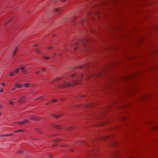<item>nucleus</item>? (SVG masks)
<instances>
[{
    "label": "nucleus",
    "instance_id": "12",
    "mask_svg": "<svg viewBox=\"0 0 158 158\" xmlns=\"http://www.w3.org/2000/svg\"><path fill=\"white\" fill-rule=\"evenodd\" d=\"M17 153L19 154H23V151L21 150L18 151Z\"/></svg>",
    "mask_w": 158,
    "mask_h": 158
},
{
    "label": "nucleus",
    "instance_id": "15",
    "mask_svg": "<svg viewBox=\"0 0 158 158\" xmlns=\"http://www.w3.org/2000/svg\"><path fill=\"white\" fill-rule=\"evenodd\" d=\"M8 104L11 106H14V103L12 101H9L8 102Z\"/></svg>",
    "mask_w": 158,
    "mask_h": 158
},
{
    "label": "nucleus",
    "instance_id": "21",
    "mask_svg": "<svg viewBox=\"0 0 158 158\" xmlns=\"http://www.w3.org/2000/svg\"><path fill=\"white\" fill-rule=\"evenodd\" d=\"M39 133L40 134H43V132H42V131L41 130H40L38 131Z\"/></svg>",
    "mask_w": 158,
    "mask_h": 158
},
{
    "label": "nucleus",
    "instance_id": "2",
    "mask_svg": "<svg viewBox=\"0 0 158 158\" xmlns=\"http://www.w3.org/2000/svg\"><path fill=\"white\" fill-rule=\"evenodd\" d=\"M26 102V98L24 96H22L20 98L19 100L18 101V102L19 104H20L25 103Z\"/></svg>",
    "mask_w": 158,
    "mask_h": 158
},
{
    "label": "nucleus",
    "instance_id": "14",
    "mask_svg": "<svg viewBox=\"0 0 158 158\" xmlns=\"http://www.w3.org/2000/svg\"><path fill=\"white\" fill-rule=\"evenodd\" d=\"M71 77H77V75L76 73H73L71 75Z\"/></svg>",
    "mask_w": 158,
    "mask_h": 158
},
{
    "label": "nucleus",
    "instance_id": "3",
    "mask_svg": "<svg viewBox=\"0 0 158 158\" xmlns=\"http://www.w3.org/2000/svg\"><path fill=\"white\" fill-rule=\"evenodd\" d=\"M19 71V69H16L15 71H13L12 72H10L9 74V77H12L16 73H18Z\"/></svg>",
    "mask_w": 158,
    "mask_h": 158
},
{
    "label": "nucleus",
    "instance_id": "33",
    "mask_svg": "<svg viewBox=\"0 0 158 158\" xmlns=\"http://www.w3.org/2000/svg\"><path fill=\"white\" fill-rule=\"evenodd\" d=\"M15 89V88H13L11 89V90L12 91H13Z\"/></svg>",
    "mask_w": 158,
    "mask_h": 158
},
{
    "label": "nucleus",
    "instance_id": "41",
    "mask_svg": "<svg viewBox=\"0 0 158 158\" xmlns=\"http://www.w3.org/2000/svg\"><path fill=\"white\" fill-rule=\"evenodd\" d=\"M52 146H55V145H52Z\"/></svg>",
    "mask_w": 158,
    "mask_h": 158
},
{
    "label": "nucleus",
    "instance_id": "40",
    "mask_svg": "<svg viewBox=\"0 0 158 158\" xmlns=\"http://www.w3.org/2000/svg\"><path fill=\"white\" fill-rule=\"evenodd\" d=\"M60 78H58V80L60 79Z\"/></svg>",
    "mask_w": 158,
    "mask_h": 158
},
{
    "label": "nucleus",
    "instance_id": "36",
    "mask_svg": "<svg viewBox=\"0 0 158 158\" xmlns=\"http://www.w3.org/2000/svg\"><path fill=\"white\" fill-rule=\"evenodd\" d=\"M66 0H62V2H65Z\"/></svg>",
    "mask_w": 158,
    "mask_h": 158
},
{
    "label": "nucleus",
    "instance_id": "30",
    "mask_svg": "<svg viewBox=\"0 0 158 158\" xmlns=\"http://www.w3.org/2000/svg\"><path fill=\"white\" fill-rule=\"evenodd\" d=\"M2 114L1 112L0 111V117L2 116Z\"/></svg>",
    "mask_w": 158,
    "mask_h": 158
},
{
    "label": "nucleus",
    "instance_id": "37",
    "mask_svg": "<svg viewBox=\"0 0 158 158\" xmlns=\"http://www.w3.org/2000/svg\"><path fill=\"white\" fill-rule=\"evenodd\" d=\"M76 18H77V17H76V16L74 17H73L74 19H76Z\"/></svg>",
    "mask_w": 158,
    "mask_h": 158
},
{
    "label": "nucleus",
    "instance_id": "28",
    "mask_svg": "<svg viewBox=\"0 0 158 158\" xmlns=\"http://www.w3.org/2000/svg\"><path fill=\"white\" fill-rule=\"evenodd\" d=\"M52 48V47L51 46L48 47V49H51V48Z\"/></svg>",
    "mask_w": 158,
    "mask_h": 158
},
{
    "label": "nucleus",
    "instance_id": "27",
    "mask_svg": "<svg viewBox=\"0 0 158 158\" xmlns=\"http://www.w3.org/2000/svg\"><path fill=\"white\" fill-rule=\"evenodd\" d=\"M3 107L2 106L1 104H0V109H2Z\"/></svg>",
    "mask_w": 158,
    "mask_h": 158
},
{
    "label": "nucleus",
    "instance_id": "25",
    "mask_svg": "<svg viewBox=\"0 0 158 158\" xmlns=\"http://www.w3.org/2000/svg\"><path fill=\"white\" fill-rule=\"evenodd\" d=\"M1 85L2 86H3L5 85V84L4 83H3V82L1 84Z\"/></svg>",
    "mask_w": 158,
    "mask_h": 158
},
{
    "label": "nucleus",
    "instance_id": "16",
    "mask_svg": "<svg viewBox=\"0 0 158 158\" xmlns=\"http://www.w3.org/2000/svg\"><path fill=\"white\" fill-rule=\"evenodd\" d=\"M43 58L45 60H48L49 59V57L48 56H45L43 57Z\"/></svg>",
    "mask_w": 158,
    "mask_h": 158
},
{
    "label": "nucleus",
    "instance_id": "35",
    "mask_svg": "<svg viewBox=\"0 0 158 158\" xmlns=\"http://www.w3.org/2000/svg\"><path fill=\"white\" fill-rule=\"evenodd\" d=\"M59 140V139H58V138H57V139H56V141H57Z\"/></svg>",
    "mask_w": 158,
    "mask_h": 158
},
{
    "label": "nucleus",
    "instance_id": "31",
    "mask_svg": "<svg viewBox=\"0 0 158 158\" xmlns=\"http://www.w3.org/2000/svg\"><path fill=\"white\" fill-rule=\"evenodd\" d=\"M77 48V47H75L74 48V50H75Z\"/></svg>",
    "mask_w": 158,
    "mask_h": 158
},
{
    "label": "nucleus",
    "instance_id": "1",
    "mask_svg": "<svg viewBox=\"0 0 158 158\" xmlns=\"http://www.w3.org/2000/svg\"><path fill=\"white\" fill-rule=\"evenodd\" d=\"M80 82V80H78L76 81H66L64 82L62 85L61 87L62 88H66L72 85H74L78 84Z\"/></svg>",
    "mask_w": 158,
    "mask_h": 158
},
{
    "label": "nucleus",
    "instance_id": "29",
    "mask_svg": "<svg viewBox=\"0 0 158 158\" xmlns=\"http://www.w3.org/2000/svg\"><path fill=\"white\" fill-rule=\"evenodd\" d=\"M39 73V71H36L35 72V73L36 74H37Z\"/></svg>",
    "mask_w": 158,
    "mask_h": 158
},
{
    "label": "nucleus",
    "instance_id": "18",
    "mask_svg": "<svg viewBox=\"0 0 158 158\" xmlns=\"http://www.w3.org/2000/svg\"><path fill=\"white\" fill-rule=\"evenodd\" d=\"M67 146V145L66 144H64L61 145L60 146L63 147H65Z\"/></svg>",
    "mask_w": 158,
    "mask_h": 158
},
{
    "label": "nucleus",
    "instance_id": "19",
    "mask_svg": "<svg viewBox=\"0 0 158 158\" xmlns=\"http://www.w3.org/2000/svg\"><path fill=\"white\" fill-rule=\"evenodd\" d=\"M153 129L154 130H157L158 129V126H155L153 127Z\"/></svg>",
    "mask_w": 158,
    "mask_h": 158
},
{
    "label": "nucleus",
    "instance_id": "39",
    "mask_svg": "<svg viewBox=\"0 0 158 158\" xmlns=\"http://www.w3.org/2000/svg\"><path fill=\"white\" fill-rule=\"evenodd\" d=\"M37 46V45H34V46L35 47H36Z\"/></svg>",
    "mask_w": 158,
    "mask_h": 158
},
{
    "label": "nucleus",
    "instance_id": "11",
    "mask_svg": "<svg viewBox=\"0 0 158 158\" xmlns=\"http://www.w3.org/2000/svg\"><path fill=\"white\" fill-rule=\"evenodd\" d=\"M62 116V114H59L57 115H54V116L57 119V118H59L61 117V116Z\"/></svg>",
    "mask_w": 158,
    "mask_h": 158
},
{
    "label": "nucleus",
    "instance_id": "20",
    "mask_svg": "<svg viewBox=\"0 0 158 158\" xmlns=\"http://www.w3.org/2000/svg\"><path fill=\"white\" fill-rule=\"evenodd\" d=\"M36 52L38 53H39L40 52V50L38 49H36L35 50Z\"/></svg>",
    "mask_w": 158,
    "mask_h": 158
},
{
    "label": "nucleus",
    "instance_id": "7",
    "mask_svg": "<svg viewBox=\"0 0 158 158\" xmlns=\"http://www.w3.org/2000/svg\"><path fill=\"white\" fill-rule=\"evenodd\" d=\"M19 69H20L21 71L23 72L24 74H26L27 72V70L25 69V67H22L20 68H18Z\"/></svg>",
    "mask_w": 158,
    "mask_h": 158
},
{
    "label": "nucleus",
    "instance_id": "24",
    "mask_svg": "<svg viewBox=\"0 0 158 158\" xmlns=\"http://www.w3.org/2000/svg\"><path fill=\"white\" fill-rule=\"evenodd\" d=\"M3 90L1 88L0 89V93H2L3 92Z\"/></svg>",
    "mask_w": 158,
    "mask_h": 158
},
{
    "label": "nucleus",
    "instance_id": "23",
    "mask_svg": "<svg viewBox=\"0 0 158 158\" xmlns=\"http://www.w3.org/2000/svg\"><path fill=\"white\" fill-rule=\"evenodd\" d=\"M41 70L43 72H45V71L46 69L45 68H43L41 69Z\"/></svg>",
    "mask_w": 158,
    "mask_h": 158
},
{
    "label": "nucleus",
    "instance_id": "32",
    "mask_svg": "<svg viewBox=\"0 0 158 158\" xmlns=\"http://www.w3.org/2000/svg\"><path fill=\"white\" fill-rule=\"evenodd\" d=\"M32 119H35V118L34 117H32Z\"/></svg>",
    "mask_w": 158,
    "mask_h": 158
},
{
    "label": "nucleus",
    "instance_id": "10",
    "mask_svg": "<svg viewBox=\"0 0 158 158\" xmlns=\"http://www.w3.org/2000/svg\"><path fill=\"white\" fill-rule=\"evenodd\" d=\"M14 86L16 87H17L19 88H21L22 87V85L21 84H19L17 83H15Z\"/></svg>",
    "mask_w": 158,
    "mask_h": 158
},
{
    "label": "nucleus",
    "instance_id": "26",
    "mask_svg": "<svg viewBox=\"0 0 158 158\" xmlns=\"http://www.w3.org/2000/svg\"><path fill=\"white\" fill-rule=\"evenodd\" d=\"M52 102H56V100L55 99H53L52 100Z\"/></svg>",
    "mask_w": 158,
    "mask_h": 158
},
{
    "label": "nucleus",
    "instance_id": "5",
    "mask_svg": "<svg viewBox=\"0 0 158 158\" xmlns=\"http://www.w3.org/2000/svg\"><path fill=\"white\" fill-rule=\"evenodd\" d=\"M14 134L12 133L6 134L3 135H0V137L12 136H14Z\"/></svg>",
    "mask_w": 158,
    "mask_h": 158
},
{
    "label": "nucleus",
    "instance_id": "13",
    "mask_svg": "<svg viewBox=\"0 0 158 158\" xmlns=\"http://www.w3.org/2000/svg\"><path fill=\"white\" fill-rule=\"evenodd\" d=\"M43 98V96H40V97H38L36 98L35 99V101H37V100H41V99H42Z\"/></svg>",
    "mask_w": 158,
    "mask_h": 158
},
{
    "label": "nucleus",
    "instance_id": "38",
    "mask_svg": "<svg viewBox=\"0 0 158 158\" xmlns=\"http://www.w3.org/2000/svg\"><path fill=\"white\" fill-rule=\"evenodd\" d=\"M81 79H82L83 78H82V76H81Z\"/></svg>",
    "mask_w": 158,
    "mask_h": 158
},
{
    "label": "nucleus",
    "instance_id": "8",
    "mask_svg": "<svg viewBox=\"0 0 158 158\" xmlns=\"http://www.w3.org/2000/svg\"><path fill=\"white\" fill-rule=\"evenodd\" d=\"M53 11L55 12L60 13L62 11V10L60 8H55L54 9Z\"/></svg>",
    "mask_w": 158,
    "mask_h": 158
},
{
    "label": "nucleus",
    "instance_id": "4",
    "mask_svg": "<svg viewBox=\"0 0 158 158\" xmlns=\"http://www.w3.org/2000/svg\"><path fill=\"white\" fill-rule=\"evenodd\" d=\"M29 122L27 120H24L22 121H19L16 123L17 125H23L26 123H28Z\"/></svg>",
    "mask_w": 158,
    "mask_h": 158
},
{
    "label": "nucleus",
    "instance_id": "22",
    "mask_svg": "<svg viewBox=\"0 0 158 158\" xmlns=\"http://www.w3.org/2000/svg\"><path fill=\"white\" fill-rule=\"evenodd\" d=\"M107 138V136H103V137H102V139H106Z\"/></svg>",
    "mask_w": 158,
    "mask_h": 158
},
{
    "label": "nucleus",
    "instance_id": "17",
    "mask_svg": "<svg viewBox=\"0 0 158 158\" xmlns=\"http://www.w3.org/2000/svg\"><path fill=\"white\" fill-rule=\"evenodd\" d=\"M24 85L25 87L27 88L30 85L28 83H25Z\"/></svg>",
    "mask_w": 158,
    "mask_h": 158
},
{
    "label": "nucleus",
    "instance_id": "6",
    "mask_svg": "<svg viewBox=\"0 0 158 158\" xmlns=\"http://www.w3.org/2000/svg\"><path fill=\"white\" fill-rule=\"evenodd\" d=\"M25 131V130L23 129H18L13 131V133H16L17 132H21L23 133Z\"/></svg>",
    "mask_w": 158,
    "mask_h": 158
},
{
    "label": "nucleus",
    "instance_id": "9",
    "mask_svg": "<svg viewBox=\"0 0 158 158\" xmlns=\"http://www.w3.org/2000/svg\"><path fill=\"white\" fill-rule=\"evenodd\" d=\"M18 49V47H16L15 48V49L12 52V55L13 56H14L16 54V52L17 51Z\"/></svg>",
    "mask_w": 158,
    "mask_h": 158
},
{
    "label": "nucleus",
    "instance_id": "34",
    "mask_svg": "<svg viewBox=\"0 0 158 158\" xmlns=\"http://www.w3.org/2000/svg\"><path fill=\"white\" fill-rule=\"evenodd\" d=\"M49 156H50V158H52V156L51 155H50Z\"/></svg>",
    "mask_w": 158,
    "mask_h": 158
}]
</instances>
